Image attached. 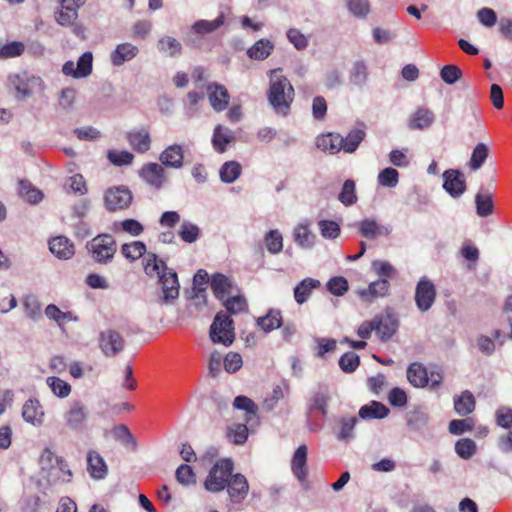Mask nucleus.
<instances>
[{
	"label": "nucleus",
	"instance_id": "f257e3e1",
	"mask_svg": "<svg viewBox=\"0 0 512 512\" xmlns=\"http://www.w3.org/2000/svg\"><path fill=\"white\" fill-rule=\"evenodd\" d=\"M144 272L146 275L157 276L162 294L159 297L161 305H172L179 297L180 284L177 273L167 267L166 263L154 253H149L145 259Z\"/></svg>",
	"mask_w": 512,
	"mask_h": 512
},
{
	"label": "nucleus",
	"instance_id": "f03ea898",
	"mask_svg": "<svg viewBox=\"0 0 512 512\" xmlns=\"http://www.w3.org/2000/svg\"><path fill=\"white\" fill-rule=\"evenodd\" d=\"M295 96L289 79L280 74V69L270 71L267 99L273 110L281 116H287Z\"/></svg>",
	"mask_w": 512,
	"mask_h": 512
},
{
	"label": "nucleus",
	"instance_id": "7ed1b4c3",
	"mask_svg": "<svg viewBox=\"0 0 512 512\" xmlns=\"http://www.w3.org/2000/svg\"><path fill=\"white\" fill-rule=\"evenodd\" d=\"M39 465L52 484L68 483L72 479L73 474L66 461L49 448H45L41 453Z\"/></svg>",
	"mask_w": 512,
	"mask_h": 512
},
{
	"label": "nucleus",
	"instance_id": "20e7f679",
	"mask_svg": "<svg viewBox=\"0 0 512 512\" xmlns=\"http://www.w3.org/2000/svg\"><path fill=\"white\" fill-rule=\"evenodd\" d=\"M8 84L15 91L16 99L21 101L46 89L45 82L40 76L26 71L9 75Z\"/></svg>",
	"mask_w": 512,
	"mask_h": 512
},
{
	"label": "nucleus",
	"instance_id": "39448f33",
	"mask_svg": "<svg viewBox=\"0 0 512 512\" xmlns=\"http://www.w3.org/2000/svg\"><path fill=\"white\" fill-rule=\"evenodd\" d=\"M91 259L101 265L111 263L117 252V242L110 234H99L87 243Z\"/></svg>",
	"mask_w": 512,
	"mask_h": 512
},
{
	"label": "nucleus",
	"instance_id": "423d86ee",
	"mask_svg": "<svg viewBox=\"0 0 512 512\" xmlns=\"http://www.w3.org/2000/svg\"><path fill=\"white\" fill-rule=\"evenodd\" d=\"M234 465L230 459L218 460L211 470L204 482V487L207 491L217 493L226 488L231 476L233 475Z\"/></svg>",
	"mask_w": 512,
	"mask_h": 512
},
{
	"label": "nucleus",
	"instance_id": "0eeeda50",
	"mask_svg": "<svg viewBox=\"0 0 512 512\" xmlns=\"http://www.w3.org/2000/svg\"><path fill=\"white\" fill-rule=\"evenodd\" d=\"M210 339L213 343L229 346L234 341L232 319L224 312H218L210 326Z\"/></svg>",
	"mask_w": 512,
	"mask_h": 512
},
{
	"label": "nucleus",
	"instance_id": "6e6552de",
	"mask_svg": "<svg viewBox=\"0 0 512 512\" xmlns=\"http://www.w3.org/2000/svg\"><path fill=\"white\" fill-rule=\"evenodd\" d=\"M437 296L434 283L427 277H421L415 288V304L419 311H429Z\"/></svg>",
	"mask_w": 512,
	"mask_h": 512
},
{
	"label": "nucleus",
	"instance_id": "1a4fd4ad",
	"mask_svg": "<svg viewBox=\"0 0 512 512\" xmlns=\"http://www.w3.org/2000/svg\"><path fill=\"white\" fill-rule=\"evenodd\" d=\"M132 193L126 186H115L106 190L104 195L105 207L109 211L126 209L132 202Z\"/></svg>",
	"mask_w": 512,
	"mask_h": 512
},
{
	"label": "nucleus",
	"instance_id": "9d476101",
	"mask_svg": "<svg viewBox=\"0 0 512 512\" xmlns=\"http://www.w3.org/2000/svg\"><path fill=\"white\" fill-rule=\"evenodd\" d=\"M98 342L100 350L107 357L116 356L124 349L125 345L122 335L112 329L100 332Z\"/></svg>",
	"mask_w": 512,
	"mask_h": 512
},
{
	"label": "nucleus",
	"instance_id": "9b49d317",
	"mask_svg": "<svg viewBox=\"0 0 512 512\" xmlns=\"http://www.w3.org/2000/svg\"><path fill=\"white\" fill-rule=\"evenodd\" d=\"M88 417L87 409L81 401H73L63 414L65 426L73 431H79Z\"/></svg>",
	"mask_w": 512,
	"mask_h": 512
},
{
	"label": "nucleus",
	"instance_id": "f8f14e48",
	"mask_svg": "<svg viewBox=\"0 0 512 512\" xmlns=\"http://www.w3.org/2000/svg\"><path fill=\"white\" fill-rule=\"evenodd\" d=\"M93 55L91 52L82 54L77 63L67 61L62 66V72L65 76L73 77L76 79L87 77L92 72Z\"/></svg>",
	"mask_w": 512,
	"mask_h": 512
},
{
	"label": "nucleus",
	"instance_id": "ddd939ff",
	"mask_svg": "<svg viewBox=\"0 0 512 512\" xmlns=\"http://www.w3.org/2000/svg\"><path fill=\"white\" fill-rule=\"evenodd\" d=\"M139 176L149 186L159 190L167 183L165 169L162 164L147 163L142 166Z\"/></svg>",
	"mask_w": 512,
	"mask_h": 512
},
{
	"label": "nucleus",
	"instance_id": "4468645a",
	"mask_svg": "<svg viewBox=\"0 0 512 512\" xmlns=\"http://www.w3.org/2000/svg\"><path fill=\"white\" fill-rule=\"evenodd\" d=\"M226 488L230 501L239 504L247 497L249 484L244 475L237 473L231 476Z\"/></svg>",
	"mask_w": 512,
	"mask_h": 512
},
{
	"label": "nucleus",
	"instance_id": "2eb2a0df",
	"mask_svg": "<svg viewBox=\"0 0 512 512\" xmlns=\"http://www.w3.org/2000/svg\"><path fill=\"white\" fill-rule=\"evenodd\" d=\"M443 188L452 197L461 196L466 190L464 175L455 169L446 170L443 173Z\"/></svg>",
	"mask_w": 512,
	"mask_h": 512
},
{
	"label": "nucleus",
	"instance_id": "dca6fc26",
	"mask_svg": "<svg viewBox=\"0 0 512 512\" xmlns=\"http://www.w3.org/2000/svg\"><path fill=\"white\" fill-rule=\"evenodd\" d=\"M210 286L215 297L220 301H223L237 291V287L232 279L221 273L212 275Z\"/></svg>",
	"mask_w": 512,
	"mask_h": 512
},
{
	"label": "nucleus",
	"instance_id": "f3484780",
	"mask_svg": "<svg viewBox=\"0 0 512 512\" xmlns=\"http://www.w3.org/2000/svg\"><path fill=\"white\" fill-rule=\"evenodd\" d=\"M22 417L27 423L35 427H39L43 424L45 412L37 398H29L23 404Z\"/></svg>",
	"mask_w": 512,
	"mask_h": 512
},
{
	"label": "nucleus",
	"instance_id": "a211bd4d",
	"mask_svg": "<svg viewBox=\"0 0 512 512\" xmlns=\"http://www.w3.org/2000/svg\"><path fill=\"white\" fill-rule=\"evenodd\" d=\"M61 9L56 13V21L62 26L71 25L77 18V10L85 0H60Z\"/></svg>",
	"mask_w": 512,
	"mask_h": 512
},
{
	"label": "nucleus",
	"instance_id": "6ab92c4d",
	"mask_svg": "<svg viewBox=\"0 0 512 512\" xmlns=\"http://www.w3.org/2000/svg\"><path fill=\"white\" fill-rule=\"evenodd\" d=\"M207 95L210 105L215 111L221 112L227 108L230 95L223 85L217 83L209 84L207 86Z\"/></svg>",
	"mask_w": 512,
	"mask_h": 512
},
{
	"label": "nucleus",
	"instance_id": "aec40b11",
	"mask_svg": "<svg viewBox=\"0 0 512 512\" xmlns=\"http://www.w3.org/2000/svg\"><path fill=\"white\" fill-rule=\"evenodd\" d=\"M159 160L165 167L180 169L184 162L183 146L178 144L168 146L161 152Z\"/></svg>",
	"mask_w": 512,
	"mask_h": 512
},
{
	"label": "nucleus",
	"instance_id": "412c9836",
	"mask_svg": "<svg viewBox=\"0 0 512 512\" xmlns=\"http://www.w3.org/2000/svg\"><path fill=\"white\" fill-rule=\"evenodd\" d=\"M359 232L368 239H375L381 236H388L392 229L389 225H382L375 219L367 218L358 223Z\"/></svg>",
	"mask_w": 512,
	"mask_h": 512
},
{
	"label": "nucleus",
	"instance_id": "4be33fe9",
	"mask_svg": "<svg viewBox=\"0 0 512 512\" xmlns=\"http://www.w3.org/2000/svg\"><path fill=\"white\" fill-rule=\"evenodd\" d=\"M307 453V446L304 444L300 445L294 452L291 459L292 473L300 482H304L308 476Z\"/></svg>",
	"mask_w": 512,
	"mask_h": 512
},
{
	"label": "nucleus",
	"instance_id": "5701e85b",
	"mask_svg": "<svg viewBox=\"0 0 512 512\" xmlns=\"http://www.w3.org/2000/svg\"><path fill=\"white\" fill-rule=\"evenodd\" d=\"M342 135L338 133L328 132L320 134L316 138V147L324 153L335 155L342 150Z\"/></svg>",
	"mask_w": 512,
	"mask_h": 512
},
{
	"label": "nucleus",
	"instance_id": "b1692460",
	"mask_svg": "<svg viewBox=\"0 0 512 512\" xmlns=\"http://www.w3.org/2000/svg\"><path fill=\"white\" fill-rule=\"evenodd\" d=\"M435 120L434 113L424 107H419L408 119V127L411 130H425L431 127Z\"/></svg>",
	"mask_w": 512,
	"mask_h": 512
},
{
	"label": "nucleus",
	"instance_id": "393cba45",
	"mask_svg": "<svg viewBox=\"0 0 512 512\" xmlns=\"http://www.w3.org/2000/svg\"><path fill=\"white\" fill-rule=\"evenodd\" d=\"M139 53V49L132 43L125 42L118 44L110 55L111 63L114 66H122L125 62L131 61Z\"/></svg>",
	"mask_w": 512,
	"mask_h": 512
},
{
	"label": "nucleus",
	"instance_id": "a878e982",
	"mask_svg": "<svg viewBox=\"0 0 512 512\" xmlns=\"http://www.w3.org/2000/svg\"><path fill=\"white\" fill-rule=\"evenodd\" d=\"M49 249L59 259H70L75 253L74 244L64 236H57L50 240Z\"/></svg>",
	"mask_w": 512,
	"mask_h": 512
},
{
	"label": "nucleus",
	"instance_id": "bb28decb",
	"mask_svg": "<svg viewBox=\"0 0 512 512\" xmlns=\"http://www.w3.org/2000/svg\"><path fill=\"white\" fill-rule=\"evenodd\" d=\"M87 470L93 479H104L108 473V467L103 457L96 451L87 454Z\"/></svg>",
	"mask_w": 512,
	"mask_h": 512
},
{
	"label": "nucleus",
	"instance_id": "cd10ccee",
	"mask_svg": "<svg viewBox=\"0 0 512 512\" xmlns=\"http://www.w3.org/2000/svg\"><path fill=\"white\" fill-rule=\"evenodd\" d=\"M234 141L233 131L223 125H217L214 128L212 135V146L218 153H223L227 150V146Z\"/></svg>",
	"mask_w": 512,
	"mask_h": 512
},
{
	"label": "nucleus",
	"instance_id": "c85d7f7f",
	"mask_svg": "<svg viewBox=\"0 0 512 512\" xmlns=\"http://www.w3.org/2000/svg\"><path fill=\"white\" fill-rule=\"evenodd\" d=\"M130 146L138 153H145L150 149L151 137L146 129H135L127 133Z\"/></svg>",
	"mask_w": 512,
	"mask_h": 512
},
{
	"label": "nucleus",
	"instance_id": "c756f323",
	"mask_svg": "<svg viewBox=\"0 0 512 512\" xmlns=\"http://www.w3.org/2000/svg\"><path fill=\"white\" fill-rule=\"evenodd\" d=\"M293 239L302 249H311L315 244L316 236L310 230L309 223L306 221L295 226Z\"/></svg>",
	"mask_w": 512,
	"mask_h": 512
},
{
	"label": "nucleus",
	"instance_id": "7c9ffc66",
	"mask_svg": "<svg viewBox=\"0 0 512 512\" xmlns=\"http://www.w3.org/2000/svg\"><path fill=\"white\" fill-rule=\"evenodd\" d=\"M374 325L376 334L382 340H387L395 334L398 323L392 316L386 315L375 318Z\"/></svg>",
	"mask_w": 512,
	"mask_h": 512
},
{
	"label": "nucleus",
	"instance_id": "2f4dec72",
	"mask_svg": "<svg viewBox=\"0 0 512 512\" xmlns=\"http://www.w3.org/2000/svg\"><path fill=\"white\" fill-rule=\"evenodd\" d=\"M320 281L314 278H305L294 288V299L299 304L305 303L312 294V291L320 287Z\"/></svg>",
	"mask_w": 512,
	"mask_h": 512
},
{
	"label": "nucleus",
	"instance_id": "473e14b6",
	"mask_svg": "<svg viewBox=\"0 0 512 512\" xmlns=\"http://www.w3.org/2000/svg\"><path fill=\"white\" fill-rule=\"evenodd\" d=\"M475 204L478 216L487 217L491 215L494 210L492 193L481 187L475 196Z\"/></svg>",
	"mask_w": 512,
	"mask_h": 512
},
{
	"label": "nucleus",
	"instance_id": "72a5a7b5",
	"mask_svg": "<svg viewBox=\"0 0 512 512\" xmlns=\"http://www.w3.org/2000/svg\"><path fill=\"white\" fill-rule=\"evenodd\" d=\"M389 414V409L382 403L371 401L359 410V417L364 420L383 419Z\"/></svg>",
	"mask_w": 512,
	"mask_h": 512
},
{
	"label": "nucleus",
	"instance_id": "f704fd0d",
	"mask_svg": "<svg viewBox=\"0 0 512 512\" xmlns=\"http://www.w3.org/2000/svg\"><path fill=\"white\" fill-rule=\"evenodd\" d=\"M366 132L364 128H353L349 131L346 137L342 136V150L345 153H353L357 150L360 143L364 140Z\"/></svg>",
	"mask_w": 512,
	"mask_h": 512
},
{
	"label": "nucleus",
	"instance_id": "c9c22d12",
	"mask_svg": "<svg viewBox=\"0 0 512 512\" xmlns=\"http://www.w3.org/2000/svg\"><path fill=\"white\" fill-rule=\"evenodd\" d=\"M407 379L415 387L429 384L427 369L420 363H412L407 369Z\"/></svg>",
	"mask_w": 512,
	"mask_h": 512
},
{
	"label": "nucleus",
	"instance_id": "e433bc0d",
	"mask_svg": "<svg viewBox=\"0 0 512 512\" xmlns=\"http://www.w3.org/2000/svg\"><path fill=\"white\" fill-rule=\"evenodd\" d=\"M454 409L460 416H466L475 409V399L470 391H464L454 398Z\"/></svg>",
	"mask_w": 512,
	"mask_h": 512
},
{
	"label": "nucleus",
	"instance_id": "4c0bfd02",
	"mask_svg": "<svg viewBox=\"0 0 512 512\" xmlns=\"http://www.w3.org/2000/svg\"><path fill=\"white\" fill-rule=\"evenodd\" d=\"M389 282L385 278H380L372 282L367 289L360 292L362 298L371 301L374 298L385 296L389 290Z\"/></svg>",
	"mask_w": 512,
	"mask_h": 512
},
{
	"label": "nucleus",
	"instance_id": "58836bf2",
	"mask_svg": "<svg viewBox=\"0 0 512 512\" xmlns=\"http://www.w3.org/2000/svg\"><path fill=\"white\" fill-rule=\"evenodd\" d=\"M273 49L274 44L270 40L260 39L248 49L247 54L251 59L264 60L269 57Z\"/></svg>",
	"mask_w": 512,
	"mask_h": 512
},
{
	"label": "nucleus",
	"instance_id": "ea45409f",
	"mask_svg": "<svg viewBox=\"0 0 512 512\" xmlns=\"http://www.w3.org/2000/svg\"><path fill=\"white\" fill-rule=\"evenodd\" d=\"M282 323V316L278 310H270L265 316L257 319V325L266 333L278 329Z\"/></svg>",
	"mask_w": 512,
	"mask_h": 512
},
{
	"label": "nucleus",
	"instance_id": "a19ab883",
	"mask_svg": "<svg viewBox=\"0 0 512 512\" xmlns=\"http://www.w3.org/2000/svg\"><path fill=\"white\" fill-rule=\"evenodd\" d=\"M241 171L242 167L238 162L227 161L220 168V179L224 183H233L240 177Z\"/></svg>",
	"mask_w": 512,
	"mask_h": 512
},
{
	"label": "nucleus",
	"instance_id": "79ce46f5",
	"mask_svg": "<svg viewBox=\"0 0 512 512\" xmlns=\"http://www.w3.org/2000/svg\"><path fill=\"white\" fill-rule=\"evenodd\" d=\"M224 24V14H220L216 19L214 20H198L196 21L193 26L192 30L200 35L211 33L215 30H217L219 27H221Z\"/></svg>",
	"mask_w": 512,
	"mask_h": 512
},
{
	"label": "nucleus",
	"instance_id": "37998d69",
	"mask_svg": "<svg viewBox=\"0 0 512 512\" xmlns=\"http://www.w3.org/2000/svg\"><path fill=\"white\" fill-rule=\"evenodd\" d=\"M233 406L236 409L246 411V422L251 423L257 416L258 406L246 396H237L234 399Z\"/></svg>",
	"mask_w": 512,
	"mask_h": 512
},
{
	"label": "nucleus",
	"instance_id": "c03bdc74",
	"mask_svg": "<svg viewBox=\"0 0 512 512\" xmlns=\"http://www.w3.org/2000/svg\"><path fill=\"white\" fill-rule=\"evenodd\" d=\"M368 79V68L363 61H357L353 64L350 71L349 80L350 82L358 87L365 85Z\"/></svg>",
	"mask_w": 512,
	"mask_h": 512
},
{
	"label": "nucleus",
	"instance_id": "a18cd8bd",
	"mask_svg": "<svg viewBox=\"0 0 512 512\" xmlns=\"http://www.w3.org/2000/svg\"><path fill=\"white\" fill-rule=\"evenodd\" d=\"M158 50L170 57L181 53L182 46L178 40L170 36L161 37L157 43Z\"/></svg>",
	"mask_w": 512,
	"mask_h": 512
},
{
	"label": "nucleus",
	"instance_id": "49530a36",
	"mask_svg": "<svg viewBox=\"0 0 512 512\" xmlns=\"http://www.w3.org/2000/svg\"><path fill=\"white\" fill-rule=\"evenodd\" d=\"M264 244L271 254H279L283 249V237L279 230L274 229L264 236Z\"/></svg>",
	"mask_w": 512,
	"mask_h": 512
},
{
	"label": "nucleus",
	"instance_id": "de8ad7c7",
	"mask_svg": "<svg viewBox=\"0 0 512 512\" xmlns=\"http://www.w3.org/2000/svg\"><path fill=\"white\" fill-rule=\"evenodd\" d=\"M121 252L127 260L135 261L145 254L146 245L141 241H133L131 243L123 244Z\"/></svg>",
	"mask_w": 512,
	"mask_h": 512
},
{
	"label": "nucleus",
	"instance_id": "09e8293b",
	"mask_svg": "<svg viewBox=\"0 0 512 512\" xmlns=\"http://www.w3.org/2000/svg\"><path fill=\"white\" fill-rule=\"evenodd\" d=\"M489 154V149L486 144L478 143L472 151L469 161V166L472 170L476 171L482 167Z\"/></svg>",
	"mask_w": 512,
	"mask_h": 512
},
{
	"label": "nucleus",
	"instance_id": "8fccbe9b",
	"mask_svg": "<svg viewBox=\"0 0 512 512\" xmlns=\"http://www.w3.org/2000/svg\"><path fill=\"white\" fill-rule=\"evenodd\" d=\"M227 437L234 444H244L248 438L246 424L235 423L230 425L227 429Z\"/></svg>",
	"mask_w": 512,
	"mask_h": 512
},
{
	"label": "nucleus",
	"instance_id": "3c124183",
	"mask_svg": "<svg viewBox=\"0 0 512 512\" xmlns=\"http://www.w3.org/2000/svg\"><path fill=\"white\" fill-rule=\"evenodd\" d=\"M357 423L356 417H342L340 419V430L337 433V439L348 442L354 438V428Z\"/></svg>",
	"mask_w": 512,
	"mask_h": 512
},
{
	"label": "nucleus",
	"instance_id": "603ef678",
	"mask_svg": "<svg viewBox=\"0 0 512 512\" xmlns=\"http://www.w3.org/2000/svg\"><path fill=\"white\" fill-rule=\"evenodd\" d=\"M45 315L51 319L56 321L59 325L70 322L77 321L78 318L72 312H62L56 305L49 304L45 309Z\"/></svg>",
	"mask_w": 512,
	"mask_h": 512
},
{
	"label": "nucleus",
	"instance_id": "864d4df0",
	"mask_svg": "<svg viewBox=\"0 0 512 512\" xmlns=\"http://www.w3.org/2000/svg\"><path fill=\"white\" fill-rule=\"evenodd\" d=\"M46 382L53 394L57 397L66 398L71 393L70 384L58 377H48Z\"/></svg>",
	"mask_w": 512,
	"mask_h": 512
},
{
	"label": "nucleus",
	"instance_id": "5fc2aeb1",
	"mask_svg": "<svg viewBox=\"0 0 512 512\" xmlns=\"http://www.w3.org/2000/svg\"><path fill=\"white\" fill-rule=\"evenodd\" d=\"M19 194L32 204L40 202L43 198L40 190L33 187L31 183L23 180L19 182Z\"/></svg>",
	"mask_w": 512,
	"mask_h": 512
},
{
	"label": "nucleus",
	"instance_id": "6e6d98bb",
	"mask_svg": "<svg viewBox=\"0 0 512 512\" xmlns=\"http://www.w3.org/2000/svg\"><path fill=\"white\" fill-rule=\"evenodd\" d=\"M377 182L380 186L394 188L399 182V173L395 168L387 167L379 172Z\"/></svg>",
	"mask_w": 512,
	"mask_h": 512
},
{
	"label": "nucleus",
	"instance_id": "4d7b16f0",
	"mask_svg": "<svg viewBox=\"0 0 512 512\" xmlns=\"http://www.w3.org/2000/svg\"><path fill=\"white\" fill-rule=\"evenodd\" d=\"M222 302L227 311L230 312L231 314H238L247 309L246 299L239 294H232L231 296H228L226 299H224Z\"/></svg>",
	"mask_w": 512,
	"mask_h": 512
},
{
	"label": "nucleus",
	"instance_id": "13d9d810",
	"mask_svg": "<svg viewBox=\"0 0 512 512\" xmlns=\"http://www.w3.org/2000/svg\"><path fill=\"white\" fill-rule=\"evenodd\" d=\"M179 237L186 243H194L197 241L200 235V229L199 227L190 222V221H184L181 224L180 230L178 232Z\"/></svg>",
	"mask_w": 512,
	"mask_h": 512
},
{
	"label": "nucleus",
	"instance_id": "bf43d9fd",
	"mask_svg": "<svg viewBox=\"0 0 512 512\" xmlns=\"http://www.w3.org/2000/svg\"><path fill=\"white\" fill-rule=\"evenodd\" d=\"M115 231H123L131 236H139L144 231V226L135 219H125L119 223H115Z\"/></svg>",
	"mask_w": 512,
	"mask_h": 512
},
{
	"label": "nucleus",
	"instance_id": "052dcab7",
	"mask_svg": "<svg viewBox=\"0 0 512 512\" xmlns=\"http://www.w3.org/2000/svg\"><path fill=\"white\" fill-rule=\"evenodd\" d=\"M347 7L351 14L360 19H365L370 12L368 0H348Z\"/></svg>",
	"mask_w": 512,
	"mask_h": 512
},
{
	"label": "nucleus",
	"instance_id": "680f3d73",
	"mask_svg": "<svg viewBox=\"0 0 512 512\" xmlns=\"http://www.w3.org/2000/svg\"><path fill=\"white\" fill-rule=\"evenodd\" d=\"M25 50V45L20 41H12L0 47V59H8L20 56Z\"/></svg>",
	"mask_w": 512,
	"mask_h": 512
},
{
	"label": "nucleus",
	"instance_id": "e2e57ef3",
	"mask_svg": "<svg viewBox=\"0 0 512 512\" xmlns=\"http://www.w3.org/2000/svg\"><path fill=\"white\" fill-rule=\"evenodd\" d=\"M286 36L295 49L301 51L308 47L309 40L299 29L289 28L286 32Z\"/></svg>",
	"mask_w": 512,
	"mask_h": 512
},
{
	"label": "nucleus",
	"instance_id": "0e129e2a",
	"mask_svg": "<svg viewBox=\"0 0 512 512\" xmlns=\"http://www.w3.org/2000/svg\"><path fill=\"white\" fill-rule=\"evenodd\" d=\"M329 396L326 391L320 390L316 392L309 406L310 411H319L323 416L327 414Z\"/></svg>",
	"mask_w": 512,
	"mask_h": 512
},
{
	"label": "nucleus",
	"instance_id": "69168bd1",
	"mask_svg": "<svg viewBox=\"0 0 512 512\" xmlns=\"http://www.w3.org/2000/svg\"><path fill=\"white\" fill-rule=\"evenodd\" d=\"M455 451L461 458L469 459L476 452V444L469 438H462L456 442Z\"/></svg>",
	"mask_w": 512,
	"mask_h": 512
},
{
	"label": "nucleus",
	"instance_id": "338daca9",
	"mask_svg": "<svg viewBox=\"0 0 512 512\" xmlns=\"http://www.w3.org/2000/svg\"><path fill=\"white\" fill-rule=\"evenodd\" d=\"M326 286L328 291L336 296H343L349 289L347 279L342 276L332 277Z\"/></svg>",
	"mask_w": 512,
	"mask_h": 512
},
{
	"label": "nucleus",
	"instance_id": "774afa93",
	"mask_svg": "<svg viewBox=\"0 0 512 512\" xmlns=\"http://www.w3.org/2000/svg\"><path fill=\"white\" fill-rule=\"evenodd\" d=\"M175 477L177 481L184 486H189L195 484L196 482L195 473L193 469L187 464H181L177 468Z\"/></svg>",
	"mask_w": 512,
	"mask_h": 512
}]
</instances>
